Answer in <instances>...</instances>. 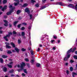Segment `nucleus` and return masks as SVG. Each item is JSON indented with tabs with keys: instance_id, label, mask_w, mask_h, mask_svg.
I'll return each mask as SVG.
<instances>
[{
	"instance_id": "obj_1",
	"label": "nucleus",
	"mask_w": 77,
	"mask_h": 77,
	"mask_svg": "<svg viewBox=\"0 0 77 77\" xmlns=\"http://www.w3.org/2000/svg\"><path fill=\"white\" fill-rule=\"evenodd\" d=\"M20 65L21 66H20V65H17V67L18 68H20V67L21 68V69H18V72H20V71H23V69H24V67H23L25 66H26V64H25V63H22V64H20Z\"/></svg>"
},
{
	"instance_id": "obj_2",
	"label": "nucleus",
	"mask_w": 77,
	"mask_h": 77,
	"mask_svg": "<svg viewBox=\"0 0 77 77\" xmlns=\"http://www.w3.org/2000/svg\"><path fill=\"white\" fill-rule=\"evenodd\" d=\"M9 8L10 9H11V10L9 12H8L7 13V14L8 15H11V13L13 12V10L15 9V7H13L12 6V5H11L9 6Z\"/></svg>"
},
{
	"instance_id": "obj_3",
	"label": "nucleus",
	"mask_w": 77,
	"mask_h": 77,
	"mask_svg": "<svg viewBox=\"0 0 77 77\" xmlns=\"http://www.w3.org/2000/svg\"><path fill=\"white\" fill-rule=\"evenodd\" d=\"M11 35H12V32H10L8 33V35H7L6 36H5L4 37V39H5V41H8V39L7 38H9Z\"/></svg>"
},
{
	"instance_id": "obj_4",
	"label": "nucleus",
	"mask_w": 77,
	"mask_h": 77,
	"mask_svg": "<svg viewBox=\"0 0 77 77\" xmlns=\"http://www.w3.org/2000/svg\"><path fill=\"white\" fill-rule=\"evenodd\" d=\"M4 22L5 23L4 24V26H8V21L7 20H4Z\"/></svg>"
},
{
	"instance_id": "obj_5",
	"label": "nucleus",
	"mask_w": 77,
	"mask_h": 77,
	"mask_svg": "<svg viewBox=\"0 0 77 77\" xmlns=\"http://www.w3.org/2000/svg\"><path fill=\"white\" fill-rule=\"evenodd\" d=\"M12 65H13V63L12 62H11L10 63V64H8L7 65L9 68H11L12 67Z\"/></svg>"
},
{
	"instance_id": "obj_6",
	"label": "nucleus",
	"mask_w": 77,
	"mask_h": 77,
	"mask_svg": "<svg viewBox=\"0 0 77 77\" xmlns=\"http://www.w3.org/2000/svg\"><path fill=\"white\" fill-rule=\"evenodd\" d=\"M14 1H16V2H17V3H14L15 6H17L19 4V1L18 0H14Z\"/></svg>"
},
{
	"instance_id": "obj_7",
	"label": "nucleus",
	"mask_w": 77,
	"mask_h": 77,
	"mask_svg": "<svg viewBox=\"0 0 77 77\" xmlns=\"http://www.w3.org/2000/svg\"><path fill=\"white\" fill-rule=\"evenodd\" d=\"M7 9V6L5 5L4 6V8L2 9V11H5V10H6Z\"/></svg>"
},
{
	"instance_id": "obj_8",
	"label": "nucleus",
	"mask_w": 77,
	"mask_h": 77,
	"mask_svg": "<svg viewBox=\"0 0 77 77\" xmlns=\"http://www.w3.org/2000/svg\"><path fill=\"white\" fill-rule=\"evenodd\" d=\"M25 11V12H26L28 13V14H29L30 12V11H29V8H26Z\"/></svg>"
},
{
	"instance_id": "obj_9",
	"label": "nucleus",
	"mask_w": 77,
	"mask_h": 77,
	"mask_svg": "<svg viewBox=\"0 0 77 77\" xmlns=\"http://www.w3.org/2000/svg\"><path fill=\"white\" fill-rule=\"evenodd\" d=\"M10 44L11 45V46H12V47L13 48H14L15 47V44H14V43L12 42H11L10 43Z\"/></svg>"
},
{
	"instance_id": "obj_10",
	"label": "nucleus",
	"mask_w": 77,
	"mask_h": 77,
	"mask_svg": "<svg viewBox=\"0 0 77 77\" xmlns=\"http://www.w3.org/2000/svg\"><path fill=\"white\" fill-rule=\"evenodd\" d=\"M2 58H4L5 59V58H7V57H8V56H6L5 55H3L2 56Z\"/></svg>"
},
{
	"instance_id": "obj_11",
	"label": "nucleus",
	"mask_w": 77,
	"mask_h": 77,
	"mask_svg": "<svg viewBox=\"0 0 77 77\" xmlns=\"http://www.w3.org/2000/svg\"><path fill=\"white\" fill-rule=\"evenodd\" d=\"M77 75V73L74 72H72V77H74V75Z\"/></svg>"
},
{
	"instance_id": "obj_12",
	"label": "nucleus",
	"mask_w": 77,
	"mask_h": 77,
	"mask_svg": "<svg viewBox=\"0 0 77 77\" xmlns=\"http://www.w3.org/2000/svg\"><path fill=\"white\" fill-rule=\"evenodd\" d=\"M15 50L17 52H19V51H20V50L18 49L17 48H15Z\"/></svg>"
},
{
	"instance_id": "obj_13",
	"label": "nucleus",
	"mask_w": 77,
	"mask_h": 77,
	"mask_svg": "<svg viewBox=\"0 0 77 77\" xmlns=\"http://www.w3.org/2000/svg\"><path fill=\"white\" fill-rule=\"evenodd\" d=\"M0 62L2 63H3V60L2 58H0Z\"/></svg>"
},
{
	"instance_id": "obj_14",
	"label": "nucleus",
	"mask_w": 77,
	"mask_h": 77,
	"mask_svg": "<svg viewBox=\"0 0 77 77\" xmlns=\"http://www.w3.org/2000/svg\"><path fill=\"white\" fill-rule=\"evenodd\" d=\"M72 50V48L70 49V50H69L67 51V54H68L69 53H70L71 52V51Z\"/></svg>"
},
{
	"instance_id": "obj_15",
	"label": "nucleus",
	"mask_w": 77,
	"mask_h": 77,
	"mask_svg": "<svg viewBox=\"0 0 77 77\" xmlns=\"http://www.w3.org/2000/svg\"><path fill=\"white\" fill-rule=\"evenodd\" d=\"M3 28L2 27H0V30L2 29ZM3 33V31L2 30H0V33L2 34Z\"/></svg>"
},
{
	"instance_id": "obj_16",
	"label": "nucleus",
	"mask_w": 77,
	"mask_h": 77,
	"mask_svg": "<svg viewBox=\"0 0 77 77\" xmlns=\"http://www.w3.org/2000/svg\"><path fill=\"white\" fill-rule=\"evenodd\" d=\"M40 64L39 63H37L36 64V66H37V67H39V66H40Z\"/></svg>"
},
{
	"instance_id": "obj_17",
	"label": "nucleus",
	"mask_w": 77,
	"mask_h": 77,
	"mask_svg": "<svg viewBox=\"0 0 77 77\" xmlns=\"http://www.w3.org/2000/svg\"><path fill=\"white\" fill-rule=\"evenodd\" d=\"M21 12L20 10H18L17 12V14H19Z\"/></svg>"
},
{
	"instance_id": "obj_18",
	"label": "nucleus",
	"mask_w": 77,
	"mask_h": 77,
	"mask_svg": "<svg viewBox=\"0 0 77 77\" xmlns=\"http://www.w3.org/2000/svg\"><path fill=\"white\" fill-rule=\"evenodd\" d=\"M3 70L4 72H6L7 71V68L6 67H4L3 69Z\"/></svg>"
},
{
	"instance_id": "obj_19",
	"label": "nucleus",
	"mask_w": 77,
	"mask_h": 77,
	"mask_svg": "<svg viewBox=\"0 0 77 77\" xmlns=\"http://www.w3.org/2000/svg\"><path fill=\"white\" fill-rule=\"evenodd\" d=\"M9 72L10 73H13L14 72V70L11 69V70H10L9 71Z\"/></svg>"
},
{
	"instance_id": "obj_20",
	"label": "nucleus",
	"mask_w": 77,
	"mask_h": 77,
	"mask_svg": "<svg viewBox=\"0 0 77 77\" xmlns=\"http://www.w3.org/2000/svg\"><path fill=\"white\" fill-rule=\"evenodd\" d=\"M6 48H11V47L10 46L6 45Z\"/></svg>"
},
{
	"instance_id": "obj_21",
	"label": "nucleus",
	"mask_w": 77,
	"mask_h": 77,
	"mask_svg": "<svg viewBox=\"0 0 77 77\" xmlns=\"http://www.w3.org/2000/svg\"><path fill=\"white\" fill-rule=\"evenodd\" d=\"M24 72L26 74H27V70L26 69H23Z\"/></svg>"
},
{
	"instance_id": "obj_22",
	"label": "nucleus",
	"mask_w": 77,
	"mask_h": 77,
	"mask_svg": "<svg viewBox=\"0 0 77 77\" xmlns=\"http://www.w3.org/2000/svg\"><path fill=\"white\" fill-rule=\"evenodd\" d=\"M58 5H60V6H62L63 4L62 2H58Z\"/></svg>"
},
{
	"instance_id": "obj_23",
	"label": "nucleus",
	"mask_w": 77,
	"mask_h": 77,
	"mask_svg": "<svg viewBox=\"0 0 77 77\" xmlns=\"http://www.w3.org/2000/svg\"><path fill=\"white\" fill-rule=\"evenodd\" d=\"M18 22L17 21H15V22H14V26H15Z\"/></svg>"
},
{
	"instance_id": "obj_24",
	"label": "nucleus",
	"mask_w": 77,
	"mask_h": 77,
	"mask_svg": "<svg viewBox=\"0 0 77 77\" xmlns=\"http://www.w3.org/2000/svg\"><path fill=\"white\" fill-rule=\"evenodd\" d=\"M7 2V0H4L3 1V3L4 4H5Z\"/></svg>"
},
{
	"instance_id": "obj_25",
	"label": "nucleus",
	"mask_w": 77,
	"mask_h": 77,
	"mask_svg": "<svg viewBox=\"0 0 77 77\" xmlns=\"http://www.w3.org/2000/svg\"><path fill=\"white\" fill-rule=\"evenodd\" d=\"M7 53H8V54H11V53H12V52H11V51H8Z\"/></svg>"
},
{
	"instance_id": "obj_26",
	"label": "nucleus",
	"mask_w": 77,
	"mask_h": 77,
	"mask_svg": "<svg viewBox=\"0 0 77 77\" xmlns=\"http://www.w3.org/2000/svg\"><path fill=\"white\" fill-rule=\"evenodd\" d=\"M21 35L22 36H24V35H25V32H22L21 33Z\"/></svg>"
},
{
	"instance_id": "obj_27",
	"label": "nucleus",
	"mask_w": 77,
	"mask_h": 77,
	"mask_svg": "<svg viewBox=\"0 0 77 77\" xmlns=\"http://www.w3.org/2000/svg\"><path fill=\"white\" fill-rule=\"evenodd\" d=\"M69 7H73V8L74 7V5L72 4L69 5Z\"/></svg>"
},
{
	"instance_id": "obj_28",
	"label": "nucleus",
	"mask_w": 77,
	"mask_h": 77,
	"mask_svg": "<svg viewBox=\"0 0 77 77\" xmlns=\"http://www.w3.org/2000/svg\"><path fill=\"white\" fill-rule=\"evenodd\" d=\"M27 5H28V4H25L23 5V7H26V6H27Z\"/></svg>"
},
{
	"instance_id": "obj_29",
	"label": "nucleus",
	"mask_w": 77,
	"mask_h": 77,
	"mask_svg": "<svg viewBox=\"0 0 77 77\" xmlns=\"http://www.w3.org/2000/svg\"><path fill=\"white\" fill-rule=\"evenodd\" d=\"M70 70L71 71H73V68H72V67H70Z\"/></svg>"
},
{
	"instance_id": "obj_30",
	"label": "nucleus",
	"mask_w": 77,
	"mask_h": 77,
	"mask_svg": "<svg viewBox=\"0 0 77 77\" xmlns=\"http://www.w3.org/2000/svg\"><path fill=\"white\" fill-rule=\"evenodd\" d=\"M45 8H46V7H45V6H44L43 7H42L41 8V9L42 10V9H45Z\"/></svg>"
},
{
	"instance_id": "obj_31",
	"label": "nucleus",
	"mask_w": 77,
	"mask_h": 77,
	"mask_svg": "<svg viewBox=\"0 0 77 77\" xmlns=\"http://www.w3.org/2000/svg\"><path fill=\"white\" fill-rule=\"evenodd\" d=\"M21 50L22 51H26V49H24V48H22L21 49Z\"/></svg>"
},
{
	"instance_id": "obj_32",
	"label": "nucleus",
	"mask_w": 77,
	"mask_h": 77,
	"mask_svg": "<svg viewBox=\"0 0 77 77\" xmlns=\"http://www.w3.org/2000/svg\"><path fill=\"white\" fill-rule=\"evenodd\" d=\"M24 60L26 62H29V59L28 58H25Z\"/></svg>"
},
{
	"instance_id": "obj_33",
	"label": "nucleus",
	"mask_w": 77,
	"mask_h": 77,
	"mask_svg": "<svg viewBox=\"0 0 77 77\" xmlns=\"http://www.w3.org/2000/svg\"><path fill=\"white\" fill-rule=\"evenodd\" d=\"M18 44H20L21 42V41L20 40H18Z\"/></svg>"
},
{
	"instance_id": "obj_34",
	"label": "nucleus",
	"mask_w": 77,
	"mask_h": 77,
	"mask_svg": "<svg viewBox=\"0 0 77 77\" xmlns=\"http://www.w3.org/2000/svg\"><path fill=\"white\" fill-rule=\"evenodd\" d=\"M31 2V3H35L36 2V1H35V0H32Z\"/></svg>"
},
{
	"instance_id": "obj_35",
	"label": "nucleus",
	"mask_w": 77,
	"mask_h": 77,
	"mask_svg": "<svg viewBox=\"0 0 77 77\" xmlns=\"http://www.w3.org/2000/svg\"><path fill=\"white\" fill-rule=\"evenodd\" d=\"M77 4L75 6V10H76V11H77Z\"/></svg>"
},
{
	"instance_id": "obj_36",
	"label": "nucleus",
	"mask_w": 77,
	"mask_h": 77,
	"mask_svg": "<svg viewBox=\"0 0 77 77\" xmlns=\"http://www.w3.org/2000/svg\"><path fill=\"white\" fill-rule=\"evenodd\" d=\"M22 25H24V26H26L27 25V23H23L22 24Z\"/></svg>"
},
{
	"instance_id": "obj_37",
	"label": "nucleus",
	"mask_w": 77,
	"mask_h": 77,
	"mask_svg": "<svg viewBox=\"0 0 77 77\" xmlns=\"http://www.w3.org/2000/svg\"><path fill=\"white\" fill-rule=\"evenodd\" d=\"M68 58H67V57H66L64 58V60H65V61H66V60H68Z\"/></svg>"
},
{
	"instance_id": "obj_38",
	"label": "nucleus",
	"mask_w": 77,
	"mask_h": 77,
	"mask_svg": "<svg viewBox=\"0 0 77 77\" xmlns=\"http://www.w3.org/2000/svg\"><path fill=\"white\" fill-rule=\"evenodd\" d=\"M74 59H77V56L74 55Z\"/></svg>"
},
{
	"instance_id": "obj_39",
	"label": "nucleus",
	"mask_w": 77,
	"mask_h": 77,
	"mask_svg": "<svg viewBox=\"0 0 77 77\" xmlns=\"http://www.w3.org/2000/svg\"><path fill=\"white\" fill-rule=\"evenodd\" d=\"M5 44L6 45H10V43H8V42H5Z\"/></svg>"
},
{
	"instance_id": "obj_40",
	"label": "nucleus",
	"mask_w": 77,
	"mask_h": 77,
	"mask_svg": "<svg viewBox=\"0 0 77 77\" xmlns=\"http://www.w3.org/2000/svg\"><path fill=\"white\" fill-rule=\"evenodd\" d=\"M25 29V28H24V27H22L21 30H24Z\"/></svg>"
},
{
	"instance_id": "obj_41",
	"label": "nucleus",
	"mask_w": 77,
	"mask_h": 77,
	"mask_svg": "<svg viewBox=\"0 0 77 77\" xmlns=\"http://www.w3.org/2000/svg\"><path fill=\"white\" fill-rule=\"evenodd\" d=\"M22 76H23V77H25V76H26V75H25V74H24V73H23L22 74Z\"/></svg>"
},
{
	"instance_id": "obj_42",
	"label": "nucleus",
	"mask_w": 77,
	"mask_h": 77,
	"mask_svg": "<svg viewBox=\"0 0 77 77\" xmlns=\"http://www.w3.org/2000/svg\"><path fill=\"white\" fill-rule=\"evenodd\" d=\"M39 4H37L35 5V6L36 7H39Z\"/></svg>"
},
{
	"instance_id": "obj_43",
	"label": "nucleus",
	"mask_w": 77,
	"mask_h": 77,
	"mask_svg": "<svg viewBox=\"0 0 77 77\" xmlns=\"http://www.w3.org/2000/svg\"><path fill=\"white\" fill-rule=\"evenodd\" d=\"M53 38H54V39H57V37H56V36H55V35H54V36H53Z\"/></svg>"
},
{
	"instance_id": "obj_44",
	"label": "nucleus",
	"mask_w": 77,
	"mask_h": 77,
	"mask_svg": "<svg viewBox=\"0 0 77 77\" xmlns=\"http://www.w3.org/2000/svg\"><path fill=\"white\" fill-rule=\"evenodd\" d=\"M30 19H32V14H30Z\"/></svg>"
},
{
	"instance_id": "obj_45",
	"label": "nucleus",
	"mask_w": 77,
	"mask_h": 77,
	"mask_svg": "<svg viewBox=\"0 0 77 77\" xmlns=\"http://www.w3.org/2000/svg\"><path fill=\"white\" fill-rule=\"evenodd\" d=\"M33 62H34V60H31V63H33Z\"/></svg>"
},
{
	"instance_id": "obj_46",
	"label": "nucleus",
	"mask_w": 77,
	"mask_h": 77,
	"mask_svg": "<svg viewBox=\"0 0 77 77\" xmlns=\"http://www.w3.org/2000/svg\"><path fill=\"white\" fill-rule=\"evenodd\" d=\"M8 26L10 27H12V25L11 24H9Z\"/></svg>"
},
{
	"instance_id": "obj_47",
	"label": "nucleus",
	"mask_w": 77,
	"mask_h": 77,
	"mask_svg": "<svg viewBox=\"0 0 77 77\" xmlns=\"http://www.w3.org/2000/svg\"><path fill=\"white\" fill-rule=\"evenodd\" d=\"M75 49H76V48H74L73 51H72V52H74V51H75Z\"/></svg>"
},
{
	"instance_id": "obj_48",
	"label": "nucleus",
	"mask_w": 77,
	"mask_h": 77,
	"mask_svg": "<svg viewBox=\"0 0 77 77\" xmlns=\"http://www.w3.org/2000/svg\"><path fill=\"white\" fill-rule=\"evenodd\" d=\"M70 54L68 55H67V57L68 58H69V57H70Z\"/></svg>"
},
{
	"instance_id": "obj_49",
	"label": "nucleus",
	"mask_w": 77,
	"mask_h": 77,
	"mask_svg": "<svg viewBox=\"0 0 77 77\" xmlns=\"http://www.w3.org/2000/svg\"><path fill=\"white\" fill-rule=\"evenodd\" d=\"M66 72L67 74H69V71L68 70H66Z\"/></svg>"
},
{
	"instance_id": "obj_50",
	"label": "nucleus",
	"mask_w": 77,
	"mask_h": 77,
	"mask_svg": "<svg viewBox=\"0 0 77 77\" xmlns=\"http://www.w3.org/2000/svg\"><path fill=\"white\" fill-rule=\"evenodd\" d=\"M70 62H71V63H72L73 62H74V61L72 60H71L70 61Z\"/></svg>"
},
{
	"instance_id": "obj_51",
	"label": "nucleus",
	"mask_w": 77,
	"mask_h": 77,
	"mask_svg": "<svg viewBox=\"0 0 77 77\" xmlns=\"http://www.w3.org/2000/svg\"><path fill=\"white\" fill-rule=\"evenodd\" d=\"M20 26H21V24H19L18 25L17 27L19 28V27H20Z\"/></svg>"
},
{
	"instance_id": "obj_52",
	"label": "nucleus",
	"mask_w": 77,
	"mask_h": 77,
	"mask_svg": "<svg viewBox=\"0 0 77 77\" xmlns=\"http://www.w3.org/2000/svg\"><path fill=\"white\" fill-rule=\"evenodd\" d=\"M65 65H66V66H67V65H68V63H66L65 64Z\"/></svg>"
},
{
	"instance_id": "obj_53",
	"label": "nucleus",
	"mask_w": 77,
	"mask_h": 77,
	"mask_svg": "<svg viewBox=\"0 0 77 77\" xmlns=\"http://www.w3.org/2000/svg\"><path fill=\"white\" fill-rule=\"evenodd\" d=\"M53 50H56V48H55V47H54L53 48Z\"/></svg>"
},
{
	"instance_id": "obj_54",
	"label": "nucleus",
	"mask_w": 77,
	"mask_h": 77,
	"mask_svg": "<svg viewBox=\"0 0 77 77\" xmlns=\"http://www.w3.org/2000/svg\"><path fill=\"white\" fill-rule=\"evenodd\" d=\"M31 49V48H30V47H29L28 48V50H30V49Z\"/></svg>"
},
{
	"instance_id": "obj_55",
	"label": "nucleus",
	"mask_w": 77,
	"mask_h": 77,
	"mask_svg": "<svg viewBox=\"0 0 77 77\" xmlns=\"http://www.w3.org/2000/svg\"><path fill=\"white\" fill-rule=\"evenodd\" d=\"M0 51H3V49L2 48H0Z\"/></svg>"
},
{
	"instance_id": "obj_56",
	"label": "nucleus",
	"mask_w": 77,
	"mask_h": 77,
	"mask_svg": "<svg viewBox=\"0 0 77 77\" xmlns=\"http://www.w3.org/2000/svg\"><path fill=\"white\" fill-rule=\"evenodd\" d=\"M13 34H16V32H15V31H13Z\"/></svg>"
},
{
	"instance_id": "obj_57",
	"label": "nucleus",
	"mask_w": 77,
	"mask_h": 77,
	"mask_svg": "<svg viewBox=\"0 0 77 77\" xmlns=\"http://www.w3.org/2000/svg\"><path fill=\"white\" fill-rule=\"evenodd\" d=\"M54 42V40H51V42L53 43V42Z\"/></svg>"
},
{
	"instance_id": "obj_58",
	"label": "nucleus",
	"mask_w": 77,
	"mask_h": 77,
	"mask_svg": "<svg viewBox=\"0 0 77 77\" xmlns=\"http://www.w3.org/2000/svg\"><path fill=\"white\" fill-rule=\"evenodd\" d=\"M8 17L6 16H4V18H7Z\"/></svg>"
},
{
	"instance_id": "obj_59",
	"label": "nucleus",
	"mask_w": 77,
	"mask_h": 77,
	"mask_svg": "<svg viewBox=\"0 0 77 77\" xmlns=\"http://www.w3.org/2000/svg\"><path fill=\"white\" fill-rule=\"evenodd\" d=\"M31 54H32V55H33V51H31Z\"/></svg>"
},
{
	"instance_id": "obj_60",
	"label": "nucleus",
	"mask_w": 77,
	"mask_h": 77,
	"mask_svg": "<svg viewBox=\"0 0 77 77\" xmlns=\"http://www.w3.org/2000/svg\"><path fill=\"white\" fill-rule=\"evenodd\" d=\"M31 28V26H29L28 28L29 29H30Z\"/></svg>"
},
{
	"instance_id": "obj_61",
	"label": "nucleus",
	"mask_w": 77,
	"mask_h": 77,
	"mask_svg": "<svg viewBox=\"0 0 77 77\" xmlns=\"http://www.w3.org/2000/svg\"><path fill=\"white\" fill-rule=\"evenodd\" d=\"M26 65L28 66H29V64L28 63H26Z\"/></svg>"
},
{
	"instance_id": "obj_62",
	"label": "nucleus",
	"mask_w": 77,
	"mask_h": 77,
	"mask_svg": "<svg viewBox=\"0 0 77 77\" xmlns=\"http://www.w3.org/2000/svg\"><path fill=\"white\" fill-rule=\"evenodd\" d=\"M39 50H40V48H38V51H39Z\"/></svg>"
},
{
	"instance_id": "obj_63",
	"label": "nucleus",
	"mask_w": 77,
	"mask_h": 77,
	"mask_svg": "<svg viewBox=\"0 0 77 77\" xmlns=\"http://www.w3.org/2000/svg\"><path fill=\"white\" fill-rule=\"evenodd\" d=\"M46 0H42V2H45L46 1Z\"/></svg>"
},
{
	"instance_id": "obj_64",
	"label": "nucleus",
	"mask_w": 77,
	"mask_h": 77,
	"mask_svg": "<svg viewBox=\"0 0 77 77\" xmlns=\"http://www.w3.org/2000/svg\"><path fill=\"white\" fill-rule=\"evenodd\" d=\"M75 54H77V51H75Z\"/></svg>"
}]
</instances>
